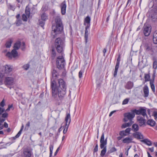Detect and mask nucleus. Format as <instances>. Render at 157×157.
Returning a JSON list of instances; mask_svg holds the SVG:
<instances>
[{"mask_svg":"<svg viewBox=\"0 0 157 157\" xmlns=\"http://www.w3.org/2000/svg\"><path fill=\"white\" fill-rule=\"evenodd\" d=\"M58 83L59 86H57L55 80L51 81V86L52 90V95L55 98L58 95L59 99L62 100L66 93L67 85L64 81L61 78L58 80Z\"/></svg>","mask_w":157,"mask_h":157,"instance_id":"f257e3e1","label":"nucleus"},{"mask_svg":"<svg viewBox=\"0 0 157 157\" xmlns=\"http://www.w3.org/2000/svg\"><path fill=\"white\" fill-rule=\"evenodd\" d=\"M55 21L56 25H52V31L51 32L52 36L53 38H55L63 29L62 22L59 16H57L55 17Z\"/></svg>","mask_w":157,"mask_h":157,"instance_id":"f03ea898","label":"nucleus"},{"mask_svg":"<svg viewBox=\"0 0 157 157\" xmlns=\"http://www.w3.org/2000/svg\"><path fill=\"white\" fill-rule=\"evenodd\" d=\"M65 40L64 39L59 37L55 40L54 46L58 53H62L63 48L65 46Z\"/></svg>","mask_w":157,"mask_h":157,"instance_id":"7ed1b4c3","label":"nucleus"},{"mask_svg":"<svg viewBox=\"0 0 157 157\" xmlns=\"http://www.w3.org/2000/svg\"><path fill=\"white\" fill-rule=\"evenodd\" d=\"M100 143H101L100 147L102 150L101 151L100 155L103 157L105 155L106 151V145L107 143V138L104 140V134L103 133L101 136Z\"/></svg>","mask_w":157,"mask_h":157,"instance_id":"20e7f679","label":"nucleus"},{"mask_svg":"<svg viewBox=\"0 0 157 157\" xmlns=\"http://www.w3.org/2000/svg\"><path fill=\"white\" fill-rule=\"evenodd\" d=\"M71 121L70 115V114H67L65 118L66 122L65 124V125L61 127L60 128V129H61L62 128L63 129V132L64 134H65L67 132L69 125Z\"/></svg>","mask_w":157,"mask_h":157,"instance_id":"39448f33","label":"nucleus"},{"mask_svg":"<svg viewBox=\"0 0 157 157\" xmlns=\"http://www.w3.org/2000/svg\"><path fill=\"white\" fill-rule=\"evenodd\" d=\"M57 67L59 69L63 68L65 65V60L63 56L57 57L56 61Z\"/></svg>","mask_w":157,"mask_h":157,"instance_id":"423d86ee","label":"nucleus"},{"mask_svg":"<svg viewBox=\"0 0 157 157\" xmlns=\"http://www.w3.org/2000/svg\"><path fill=\"white\" fill-rule=\"evenodd\" d=\"M135 113L134 110L131 111V112H128L124 114V121L125 122L127 121L128 120L132 121V119L135 117Z\"/></svg>","mask_w":157,"mask_h":157,"instance_id":"0eeeda50","label":"nucleus"},{"mask_svg":"<svg viewBox=\"0 0 157 157\" xmlns=\"http://www.w3.org/2000/svg\"><path fill=\"white\" fill-rule=\"evenodd\" d=\"M29 9L27 6H26L25 9V13L23 14L22 15V19L23 21H27L28 18L30 16Z\"/></svg>","mask_w":157,"mask_h":157,"instance_id":"6e6552de","label":"nucleus"},{"mask_svg":"<svg viewBox=\"0 0 157 157\" xmlns=\"http://www.w3.org/2000/svg\"><path fill=\"white\" fill-rule=\"evenodd\" d=\"M134 113L136 115H141L144 117L146 116V117H147V116L146 113V110L145 109L143 108H140L138 110H136V109H134Z\"/></svg>","mask_w":157,"mask_h":157,"instance_id":"1a4fd4ad","label":"nucleus"},{"mask_svg":"<svg viewBox=\"0 0 157 157\" xmlns=\"http://www.w3.org/2000/svg\"><path fill=\"white\" fill-rule=\"evenodd\" d=\"M14 82V78L12 77H7L5 79L4 83L6 85H12Z\"/></svg>","mask_w":157,"mask_h":157,"instance_id":"9d476101","label":"nucleus"},{"mask_svg":"<svg viewBox=\"0 0 157 157\" xmlns=\"http://www.w3.org/2000/svg\"><path fill=\"white\" fill-rule=\"evenodd\" d=\"M16 50H17L15 49H13L12 51L11 52H8L6 54V56L10 58H12L13 57H15L17 56L18 55V53Z\"/></svg>","mask_w":157,"mask_h":157,"instance_id":"9b49d317","label":"nucleus"},{"mask_svg":"<svg viewBox=\"0 0 157 157\" xmlns=\"http://www.w3.org/2000/svg\"><path fill=\"white\" fill-rule=\"evenodd\" d=\"M60 7L61 10V13L62 15H64L66 13V8L67 7L65 1H63L60 4Z\"/></svg>","mask_w":157,"mask_h":157,"instance_id":"f8f14e48","label":"nucleus"},{"mask_svg":"<svg viewBox=\"0 0 157 157\" xmlns=\"http://www.w3.org/2000/svg\"><path fill=\"white\" fill-rule=\"evenodd\" d=\"M120 55H119L117 59L116 64L115 66V70L114 72L113 75L114 77H116L117 75V72L119 68V65L120 61Z\"/></svg>","mask_w":157,"mask_h":157,"instance_id":"ddd939ff","label":"nucleus"},{"mask_svg":"<svg viewBox=\"0 0 157 157\" xmlns=\"http://www.w3.org/2000/svg\"><path fill=\"white\" fill-rule=\"evenodd\" d=\"M32 151L28 148H25L23 151V156L24 157H30L32 155Z\"/></svg>","mask_w":157,"mask_h":157,"instance_id":"4468645a","label":"nucleus"},{"mask_svg":"<svg viewBox=\"0 0 157 157\" xmlns=\"http://www.w3.org/2000/svg\"><path fill=\"white\" fill-rule=\"evenodd\" d=\"M151 27L150 26H144V33L146 36H148L151 32Z\"/></svg>","mask_w":157,"mask_h":157,"instance_id":"2eb2a0df","label":"nucleus"},{"mask_svg":"<svg viewBox=\"0 0 157 157\" xmlns=\"http://www.w3.org/2000/svg\"><path fill=\"white\" fill-rule=\"evenodd\" d=\"M137 120L139 122L140 126H141L144 124L145 120L143 117L141 116H138L137 117Z\"/></svg>","mask_w":157,"mask_h":157,"instance_id":"dca6fc26","label":"nucleus"},{"mask_svg":"<svg viewBox=\"0 0 157 157\" xmlns=\"http://www.w3.org/2000/svg\"><path fill=\"white\" fill-rule=\"evenodd\" d=\"M144 97H147L149 95V89L147 85H145L143 88Z\"/></svg>","mask_w":157,"mask_h":157,"instance_id":"f3484780","label":"nucleus"},{"mask_svg":"<svg viewBox=\"0 0 157 157\" xmlns=\"http://www.w3.org/2000/svg\"><path fill=\"white\" fill-rule=\"evenodd\" d=\"M132 139L131 137H127L123 139L122 140L123 143H124L129 144L132 142Z\"/></svg>","mask_w":157,"mask_h":157,"instance_id":"a211bd4d","label":"nucleus"},{"mask_svg":"<svg viewBox=\"0 0 157 157\" xmlns=\"http://www.w3.org/2000/svg\"><path fill=\"white\" fill-rule=\"evenodd\" d=\"M8 116V113L6 112H5L2 114V117H0V123H2L5 120V118H6Z\"/></svg>","mask_w":157,"mask_h":157,"instance_id":"6ab92c4d","label":"nucleus"},{"mask_svg":"<svg viewBox=\"0 0 157 157\" xmlns=\"http://www.w3.org/2000/svg\"><path fill=\"white\" fill-rule=\"evenodd\" d=\"M133 135L135 138L138 139H142L143 138V136L138 132H136L134 133Z\"/></svg>","mask_w":157,"mask_h":157,"instance_id":"aec40b11","label":"nucleus"},{"mask_svg":"<svg viewBox=\"0 0 157 157\" xmlns=\"http://www.w3.org/2000/svg\"><path fill=\"white\" fill-rule=\"evenodd\" d=\"M133 86V83L129 81L127 82L126 85L125 86V87L126 89H130L132 88Z\"/></svg>","mask_w":157,"mask_h":157,"instance_id":"412c9836","label":"nucleus"},{"mask_svg":"<svg viewBox=\"0 0 157 157\" xmlns=\"http://www.w3.org/2000/svg\"><path fill=\"white\" fill-rule=\"evenodd\" d=\"M153 42L154 44H157V30L154 33L153 37Z\"/></svg>","mask_w":157,"mask_h":157,"instance_id":"4be33fe9","label":"nucleus"},{"mask_svg":"<svg viewBox=\"0 0 157 157\" xmlns=\"http://www.w3.org/2000/svg\"><path fill=\"white\" fill-rule=\"evenodd\" d=\"M12 68L10 65H6L5 66V71L6 73H9L12 71Z\"/></svg>","mask_w":157,"mask_h":157,"instance_id":"5701e85b","label":"nucleus"},{"mask_svg":"<svg viewBox=\"0 0 157 157\" xmlns=\"http://www.w3.org/2000/svg\"><path fill=\"white\" fill-rule=\"evenodd\" d=\"M147 124L153 127L154 126L155 124V122L152 119H150L147 121Z\"/></svg>","mask_w":157,"mask_h":157,"instance_id":"b1692460","label":"nucleus"},{"mask_svg":"<svg viewBox=\"0 0 157 157\" xmlns=\"http://www.w3.org/2000/svg\"><path fill=\"white\" fill-rule=\"evenodd\" d=\"M21 45V42L20 41H17L16 42L14 45V49L16 50H18L20 47Z\"/></svg>","mask_w":157,"mask_h":157,"instance_id":"393cba45","label":"nucleus"},{"mask_svg":"<svg viewBox=\"0 0 157 157\" xmlns=\"http://www.w3.org/2000/svg\"><path fill=\"white\" fill-rule=\"evenodd\" d=\"M133 122L132 121H130L128 123H124L122 125V128H125L127 127L130 126L132 125Z\"/></svg>","mask_w":157,"mask_h":157,"instance_id":"a878e982","label":"nucleus"},{"mask_svg":"<svg viewBox=\"0 0 157 157\" xmlns=\"http://www.w3.org/2000/svg\"><path fill=\"white\" fill-rule=\"evenodd\" d=\"M90 18L89 16H87L85 18L84 21V25H86V24H90Z\"/></svg>","mask_w":157,"mask_h":157,"instance_id":"bb28decb","label":"nucleus"},{"mask_svg":"<svg viewBox=\"0 0 157 157\" xmlns=\"http://www.w3.org/2000/svg\"><path fill=\"white\" fill-rule=\"evenodd\" d=\"M142 141L144 143L148 146H151V141L147 139H145L142 140Z\"/></svg>","mask_w":157,"mask_h":157,"instance_id":"cd10ccee","label":"nucleus"},{"mask_svg":"<svg viewBox=\"0 0 157 157\" xmlns=\"http://www.w3.org/2000/svg\"><path fill=\"white\" fill-rule=\"evenodd\" d=\"M42 20L45 21L48 19L47 15L45 13H42L41 15Z\"/></svg>","mask_w":157,"mask_h":157,"instance_id":"c85d7f7f","label":"nucleus"},{"mask_svg":"<svg viewBox=\"0 0 157 157\" xmlns=\"http://www.w3.org/2000/svg\"><path fill=\"white\" fill-rule=\"evenodd\" d=\"M132 129L134 131L136 132L137 131L139 130V126L137 124H134L132 126Z\"/></svg>","mask_w":157,"mask_h":157,"instance_id":"c756f323","label":"nucleus"},{"mask_svg":"<svg viewBox=\"0 0 157 157\" xmlns=\"http://www.w3.org/2000/svg\"><path fill=\"white\" fill-rule=\"evenodd\" d=\"M12 43V41L11 40H10L8 41L6 43V46L7 48H9L11 46V44Z\"/></svg>","mask_w":157,"mask_h":157,"instance_id":"7c9ffc66","label":"nucleus"},{"mask_svg":"<svg viewBox=\"0 0 157 157\" xmlns=\"http://www.w3.org/2000/svg\"><path fill=\"white\" fill-rule=\"evenodd\" d=\"M151 17L154 21H155L157 19V13H154L153 15H151Z\"/></svg>","mask_w":157,"mask_h":157,"instance_id":"2f4dec72","label":"nucleus"},{"mask_svg":"<svg viewBox=\"0 0 157 157\" xmlns=\"http://www.w3.org/2000/svg\"><path fill=\"white\" fill-rule=\"evenodd\" d=\"M144 79L145 82L149 81L150 79V76L148 74H145Z\"/></svg>","mask_w":157,"mask_h":157,"instance_id":"473e14b6","label":"nucleus"},{"mask_svg":"<svg viewBox=\"0 0 157 157\" xmlns=\"http://www.w3.org/2000/svg\"><path fill=\"white\" fill-rule=\"evenodd\" d=\"M145 49L147 51L151 50V48L150 46L148 44H146L145 46Z\"/></svg>","mask_w":157,"mask_h":157,"instance_id":"72a5a7b5","label":"nucleus"},{"mask_svg":"<svg viewBox=\"0 0 157 157\" xmlns=\"http://www.w3.org/2000/svg\"><path fill=\"white\" fill-rule=\"evenodd\" d=\"M119 135L121 136H122L123 137L127 135L126 133L124 131H121L120 132Z\"/></svg>","mask_w":157,"mask_h":157,"instance_id":"f704fd0d","label":"nucleus"},{"mask_svg":"<svg viewBox=\"0 0 157 157\" xmlns=\"http://www.w3.org/2000/svg\"><path fill=\"white\" fill-rule=\"evenodd\" d=\"M39 21L40 25L43 27L45 24V21H43L42 19L39 20Z\"/></svg>","mask_w":157,"mask_h":157,"instance_id":"c9c22d12","label":"nucleus"},{"mask_svg":"<svg viewBox=\"0 0 157 157\" xmlns=\"http://www.w3.org/2000/svg\"><path fill=\"white\" fill-rule=\"evenodd\" d=\"M153 67L154 69H156L157 68V61L155 60L153 63Z\"/></svg>","mask_w":157,"mask_h":157,"instance_id":"e433bc0d","label":"nucleus"},{"mask_svg":"<svg viewBox=\"0 0 157 157\" xmlns=\"http://www.w3.org/2000/svg\"><path fill=\"white\" fill-rule=\"evenodd\" d=\"M23 128H24V125H22L20 130L17 133V137H19V136H20V135L23 129Z\"/></svg>","mask_w":157,"mask_h":157,"instance_id":"4c0bfd02","label":"nucleus"},{"mask_svg":"<svg viewBox=\"0 0 157 157\" xmlns=\"http://www.w3.org/2000/svg\"><path fill=\"white\" fill-rule=\"evenodd\" d=\"M16 22L17 25L18 26L22 24V21L20 19H17L16 21Z\"/></svg>","mask_w":157,"mask_h":157,"instance_id":"58836bf2","label":"nucleus"},{"mask_svg":"<svg viewBox=\"0 0 157 157\" xmlns=\"http://www.w3.org/2000/svg\"><path fill=\"white\" fill-rule=\"evenodd\" d=\"M52 75L53 77H57V73L56 71L55 70H53L52 71Z\"/></svg>","mask_w":157,"mask_h":157,"instance_id":"ea45409f","label":"nucleus"},{"mask_svg":"<svg viewBox=\"0 0 157 157\" xmlns=\"http://www.w3.org/2000/svg\"><path fill=\"white\" fill-rule=\"evenodd\" d=\"M29 67V64H27L24 65L23 67V68L24 69L27 70Z\"/></svg>","mask_w":157,"mask_h":157,"instance_id":"a19ab883","label":"nucleus"},{"mask_svg":"<svg viewBox=\"0 0 157 157\" xmlns=\"http://www.w3.org/2000/svg\"><path fill=\"white\" fill-rule=\"evenodd\" d=\"M84 71H82V70H80L78 74V76L79 78H81L82 77V75Z\"/></svg>","mask_w":157,"mask_h":157,"instance_id":"79ce46f5","label":"nucleus"},{"mask_svg":"<svg viewBox=\"0 0 157 157\" xmlns=\"http://www.w3.org/2000/svg\"><path fill=\"white\" fill-rule=\"evenodd\" d=\"M129 101V99L128 98L125 99L122 102L123 105H125L127 104Z\"/></svg>","mask_w":157,"mask_h":157,"instance_id":"37998d69","label":"nucleus"},{"mask_svg":"<svg viewBox=\"0 0 157 157\" xmlns=\"http://www.w3.org/2000/svg\"><path fill=\"white\" fill-rule=\"evenodd\" d=\"M5 111V109L4 108L0 107V115H2Z\"/></svg>","mask_w":157,"mask_h":157,"instance_id":"c03bdc74","label":"nucleus"},{"mask_svg":"<svg viewBox=\"0 0 157 157\" xmlns=\"http://www.w3.org/2000/svg\"><path fill=\"white\" fill-rule=\"evenodd\" d=\"M117 150V149L114 147H112L110 150V153H112L113 152H115Z\"/></svg>","mask_w":157,"mask_h":157,"instance_id":"a18cd8bd","label":"nucleus"},{"mask_svg":"<svg viewBox=\"0 0 157 157\" xmlns=\"http://www.w3.org/2000/svg\"><path fill=\"white\" fill-rule=\"evenodd\" d=\"M151 87L153 92L155 93V86L154 84L150 85Z\"/></svg>","mask_w":157,"mask_h":157,"instance_id":"49530a36","label":"nucleus"},{"mask_svg":"<svg viewBox=\"0 0 157 157\" xmlns=\"http://www.w3.org/2000/svg\"><path fill=\"white\" fill-rule=\"evenodd\" d=\"M5 105V103L4 100L3 99L0 103V105L2 107H3Z\"/></svg>","mask_w":157,"mask_h":157,"instance_id":"de8ad7c7","label":"nucleus"},{"mask_svg":"<svg viewBox=\"0 0 157 157\" xmlns=\"http://www.w3.org/2000/svg\"><path fill=\"white\" fill-rule=\"evenodd\" d=\"M153 79H151L150 80V84L152 85V84H154V78H155V76H153Z\"/></svg>","mask_w":157,"mask_h":157,"instance_id":"09e8293b","label":"nucleus"},{"mask_svg":"<svg viewBox=\"0 0 157 157\" xmlns=\"http://www.w3.org/2000/svg\"><path fill=\"white\" fill-rule=\"evenodd\" d=\"M98 151V145L97 144L95 147L94 149V152H97Z\"/></svg>","mask_w":157,"mask_h":157,"instance_id":"8fccbe9b","label":"nucleus"},{"mask_svg":"<svg viewBox=\"0 0 157 157\" xmlns=\"http://www.w3.org/2000/svg\"><path fill=\"white\" fill-rule=\"evenodd\" d=\"M154 116L155 117V120L157 118V112H155L153 113Z\"/></svg>","mask_w":157,"mask_h":157,"instance_id":"3c124183","label":"nucleus"},{"mask_svg":"<svg viewBox=\"0 0 157 157\" xmlns=\"http://www.w3.org/2000/svg\"><path fill=\"white\" fill-rule=\"evenodd\" d=\"M131 130V128H128L125 129L124 131L127 133H129Z\"/></svg>","mask_w":157,"mask_h":157,"instance_id":"603ef678","label":"nucleus"},{"mask_svg":"<svg viewBox=\"0 0 157 157\" xmlns=\"http://www.w3.org/2000/svg\"><path fill=\"white\" fill-rule=\"evenodd\" d=\"M88 34H85V42L86 43L88 39Z\"/></svg>","mask_w":157,"mask_h":157,"instance_id":"864d4df0","label":"nucleus"},{"mask_svg":"<svg viewBox=\"0 0 157 157\" xmlns=\"http://www.w3.org/2000/svg\"><path fill=\"white\" fill-rule=\"evenodd\" d=\"M52 56L55 57L56 56V52L54 49H52Z\"/></svg>","mask_w":157,"mask_h":157,"instance_id":"5fc2aeb1","label":"nucleus"},{"mask_svg":"<svg viewBox=\"0 0 157 157\" xmlns=\"http://www.w3.org/2000/svg\"><path fill=\"white\" fill-rule=\"evenodd\" d=\"M116 110H114L111 112L109 114V117H111L113 113L116 112Z\"/></svg>","mask_w":157,"mask_h":157,"instance_id":"6e6d98bb","label":"nucleus"},{"mask_svg":"<svg viewBox=\"0 0 157 157\" xmlns=\"http://www.w3.org/2000/svg\"><path fill=\"white\" fill-rule=\"evenodd\" d=\"M131 0H128V2H127V4H126V6H127L128 4H129V5H130V4H131Z\"/></svg>","mask_w":157,"mask_h":157,"instance_id":"4d7b16f0","label":"nucleus"},{"mask_svg":"<svg viewBox=\"0 0 157 157\" xmlns=\"http://www.w3.org/2000/svg\"><path fill=\"white\" fill-rule=\"evenodd\" d=\"M66 74V71H63L62 74V75L63 76H65Z\"/></svg>","mask_w":157,"mask_h":157,"instance_id":"13d9d810","label":"nucleus"},{"mask_svg":"<svg viewBox=\"0 0 157 157\" xmlns=\"http://www.w3.org/2000/svg\"><path fill=\"white\" fill-rule=\"evenodd\" d=\"M123 137L122 136H118L117 137V139L118 140H120Z\"/></svg>","mask_w":157,"mask_h":157,"instance_id":"bf43d9fd","label":"nucleus"},{"mask_svg":"<svg viewBox=\"0 0 157 157\" xmlns=\"http://www.w3.org/2000/svg\"><path fill=\"white\" fill-rule=\"evenodd\" d=\"M50 151H53V146L52 145H51L49 147Z\"/></svg>","mask_w":157,"mask_h":157,"instance_id":"052dcab7","label":"nucleus"},{"mask_svg":"<svg viewBox=\"0 0 157 157\" xmlns=\"http://www.w3.org/2000/svg\"><path fill=\"white\" fill-rule=\"evenodd\" d=\"M90 26V24H87L86 26V27L85 30H87L89 29Z\"/></svg>","mask_w":157,"mask_h":157,"instance_id":"680f3d73","label":"nucleus"},{"mask_svg":"<svg viewBox=\"0 0 157 157\" xmlns=\"http://www.w3.org/2000/svg\"><path fill=\"white\" fill-rule=\"evenodd\" d=\"M4 126L5 127L7 128L8 127V124L6 122H5L4 124Z\"/></svg>","mask_w":157,"mask_h":157,"instance_id":"e2e57ef3","label":"nucleus"},{"mask_svg":"<svg viewBox=\"0 0 157 157\" xmlns=\"http://www.w3.org/2000/svg\"><path fill=\"white\" fill-rule=\"evenodd\" d=\"M149 149L151 152H153L154 151V147H152L151 148H149Z\"/></svg>","mask_w":157,"mask_h":157,"instance_id":"0e129e2a","label":"nucleus"},{"mask_svg":"<svg viewBox=\"0 0 157 157\" xmlns=\"http://www.w3.org/2000/svg\"><path fill=\"white\" fill-rule=\"evenodd\" d=\"M3 127V126L2 124V123H0V130L2 129Z\"/></svg>","mask_w":157,"mask_h":157,"instance_id":"69168bd1","label":"nucleus"},{"mask_svg":"<svg viewBox=\"0 0 157 157\" xmlns=\"http://www.w3.org/2000/svg\"><path fill=\"white\" fill-rule=\"evenodd\" d=\"M26 126L29 127L30 126V123L29 121L28 122L26 125Z\"/></svg>","mask_w":157,"mask_h":157,"instance_id":"338daca9","label":"nucleus"},{"mask_svg":"<svg viewBox=\"0 0 157 157\" xmlns=\"http://www.w3.org/2000/svg\"><path fill=\"white\" fill-rule=\"evenodd\" d=\"M59 147L56 150V152L55 153V155L57 154V153L59 151Z\"/></svg>","mask_w":157,"mask_h":157,"instance_id":"774afa93","label":"nucleus"}]
</instances>
